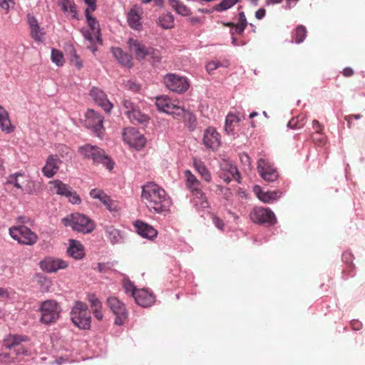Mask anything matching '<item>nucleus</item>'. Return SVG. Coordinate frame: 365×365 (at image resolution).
Returning <instances> with one entry per match:
<instances>
[{"label": "nucleus", "mask_w": 365, "mask_h": 365, "mask_svg": "<svg viewBox=\"0 0 365 365\" xmlns=\"http://www.w3.org/2000/svg\"><path fill=\"white\" fill-rule=\"evenodd\" d=\"M141 199L148 210L153 214L167 215L173 201L166 191L155 182H148L142 187Z\"/></svg>", "instance_id": "obj_1"}, {"label": "nucleus", "mask_w": 365, "mask_h": 365, "mask_svg": "<svg viewBox=\"0 0 365 365\" xmlns=\"http://www.w3.org/2000/svg\"><path fill=\"white\" fill-rule=\"evenodd\" d=\"M155 106L160 112L171 115L173 117L182 116L187 118L190 122L195 120V116L189 110L180 104L179 101L173 99L168 96L156 97Z\"/></svg>", "instance_id": "obj_2"}, {"label": "nucleus", "mask_w": 365, "mask_h": 365, "mask_svg": "<svg viewBox=\"0 0 365 365\" xmlns=\"http://www.w3.org/2000/svg\"><path fill=\"white\" fill-rule=\"evenodd\" d=\"M186 187L192 195V202L195 206L198 208H206L208 207L205 193L202 190V183L197 177L189 170L184 172Z\"/></svg>", "instance_id": "obj_3"}, {"label": "nucleus", "mask_w": 365, "mask_h": 365, "mask_svg": "<svg viewBox=\"0 0 365 365\" xmlns=\"http://www.w3.org/2000/svg\"><path fill=\"white\" fill-rule=\"evenodd\" d=\"M80 153L86 158L92 160L94 164H102L108 170H111L114 166L113 160L106 154L101 148L86 144L79 148Z\"/></svg>", "instance_id": "obj_4"}, {"label": "nucleus", "mask_w": 365, "mask_h": 365, "mask_svg": "<svg viewBox=\"0 0 365 365\" xmlns=\"http://www.w3.org/2000/svg\"><path fill=\"white\" fill-rule=\"evenodd\" d=\"M62 222L66 227H71L74 231L83 234L91 233L95 229V223L87 216L73 213L62 219Z\"/></svg>", "instance_id": "obj_5"}, {"label": "nucleus", "mask_w": 365, "mask_h": 365, "mask_svg": "<svg viewBox=\"0 0 365 365\" xmlns=\"http://www.w3.org/2000/svg\"><path fill=\"white\" fill-rule=\"evenodd\" d=\"M71 318L73 323L81 329H88L91 327V315L86 303L77 301L72 307Z\"/></svg>", "instance_id": "obj_6"}, {"label": "nucleus", "mask_w": 365, "mask_h": 365, "mask_svg": "<svg viewBox=\"0 0 365 365\" xmlns=\"http://www.w3.org/2000/svg\"><path fill=\"white\" fill-rule=\"evenodd\" d=\"M39 311L41 314L40 321L45 324H50L58 319L61 308L55 300L48 299L41 303Z\"/></svg>", "instance_id": "obj_7"}, {"label": "nucleus", "mask_w": 365, "mask_h": 365, "mask_svg": "<svg viewBox=\"0 0 365 365\" xmlns=\"http://www.w3.org/2000/svg\"><path fill=\"white\" fill-rule=\"evenodd\" d=\"M12 239L25 245H33L38 240L37 235L24 225L14 226L9 230Z\"/></svg>", "instance_id": "obj_8"}, {"label": "nucleus", "mask_w": 365, "mask_h": 365, "mask_svg": "<svg viewBox=\"0 0 365 365\" xmlns=\"http://www.w3.org/2000/svg\"><path fill=\"white\" fill-rule=\"evenodd\" d=\"M106 304L111 312L116 316L115 324L118 326L123 324L128 317L124 303L115 297H109L107 299Z\"/></svg>", "instance_id": "obj_9"}, {"label": "nucleus", "mask_w": 365, "mask_h": 365, "mask_svg": "<svg viewBox=\"0 0 365 365\" xmlns=\"http://www.w3.org/2000/svg\"><path fill=\"white\" fill-rule=\"evenodd\" d=\"M250 217L253 222L259 224L272 225L277 221L274 213L270 209L262 207L254 208L250 212Z\"/></svg>", "instance_id": "obj_10"}, {"label": "nucleus", "mask_w": 365, "mask_h": 365, "mask_svg": "<svg viewBox=\"0 0 365 365\" xmlns=\"http://www.w3.org/2000/svg\"><path fill=\"white\" fill-rule=\"evenodd\" d=\"M28 337L21 335H9L4 339V345L9 349H14L16 355H29L28 349L22 344Z\"/></svg>", "instance_id": "obj_11"}, {"label": "nucleus", "mask_w": 365, "mask_h": 365, "mask_svg": "<svg viewBox=\"0 0 365 365\" xmlns=\"http://www.w3.org/2000/svg\"><path fill=\"white\" fill-rule=\"evenodd\" d=\"M164 83L169 90L176 93L185 92L189 88V82L187 78L173 73L165 76Z\"/></svg>", "instance_id": "obj_12"}, {"label": "nucleus", "mask_w": 365, "mask_h": 365, "mask_svg": "<svg viewBox=\"0 0 365 365\" xmlns=\"http://www.w3.org/2000/svg\"><path fill=\"white\" fill-rule=\"evenodd\" d=\"M123 107L125 109V114L133 123L143 124L148 122L149 116L136 108L130 100L124 99Z\"/></svg>", "instance_id": "obj_13"}, {"label": "nucleus", "mask_w": 365, "mask_h": 365, "mask_svg": "<svg viewBox=\"0 0 365 365\" xmlns=\"http://www.w3.org/2000/svg\"><path fill=\"white\" fill-rule=\"evenodd\" d=\"M123 138L125 143L136 150H140L145 146L146 143L143 135L134 128H125L123 132Z\"/></svg>", "instance_id": "obj_14"}, {"label": "nucleus", "mask_w": 365, "mask_h": 365, "mask_svg": "<svg viewBox=\"0 0 365 365\" xmlns=\"http://www.w3.org/2000/svg\"><path fill=\"white\" fill-rule=\"evenodd\" d=\"M86 125L92 129L94 133L99 138H102L104 130L103 117L95 110L90 109L86 113Z\"/></svg>", "instance_id": "obj_15"}, {"label": "nucleus", "mask_w": 365, "mask_h": 365, "mask_svg": "<svg viewBox=\"0 0 365 365\" xmlns=\"http://www.w3.org/2000/svg\"><path fill=\"white\" fill-rule=\"evenodd\" d=\"M257 170L260 176L266 181L274 182L278 178V173L268 160L260 158L257 162Z\"/></svg>", "instance_id": "obj_16"}, {"label": "nucleus", "mask_w": 365, "mask_h": 365, "mask_svg": "<svg viewBox=\"0 0 365 365\" xmlns=\"http://www.w3.org/2000/svg\"><path fill=\"white\" fill-rule=\"evenodd\" d=\"M203 144L212 150H217L221 144L220 135L215 128H207L203 135Z\"/></svg>", "instance_id": "obj_17"}, {"label": "nucleus", "mask_w": 365, "mask_h": 365, "mask_svg": "<svg viewBox=\"0 0 365 365\" xmlns=\"http://www.w3.org/2000/svg\"><path fill=\"white\" fill-rule=\"evenodd\" d=\"M89 95L95 103L101 106L106 112H110L113 106L109 101L107 95L103 91L95 87L90 91Z\"/></svg>", "instance_id": "obj_18"}, {"label": "nucleus", "mask_w": 365, "mask_h": 365, "mask_svg": "<svg viewBox=\"0 0 365 365\" xmlns=\"http://www.w3.org/2000/svg\"><path fill=\"white\" fill-rule=\"evenodd\" d=\"M40 265L43 270L52 273L67 268L68 263L60 258L48 257L41 261Z\"/></svg>", "instance_id": "obj_19"}, {"label": "nucleus", "mask_w": 365, "mask_h": 365, "mask_svg": "<svg viewBox=\"0 0 365 365\" xmlns=\"http://www.w3.org/2000/svg\"><path fill=\"white\" fill-rule=\"evenodd\" d=\"M61 163L62 161L57 155H49L45 165L42 168V173L45 177L51 178L57 173Z\"/></svg>", "instance_id": "obj_20"}, {"label": "nucleus", "mask_w": 365, "mask_h": 365, "mask_svg": "<svg viewBox=\"0 0 365 365\" xmlns=\"http://www.w3.org/2000/svg\"><path fill=\"white\" fill-rule=\"evenodd\" d=\"M133 298L138 305L143 307H150L155 302V297L147 289H138L133 293Z\"/></svg>", "instance_id": "obj_21"}, {"label": "nucleus", "mask_w": 365, "mask_h": 365, "mask_svg": "<svg viewBox=\"0 0 365 365\" xmlns=\"http://www.w3.org/2000/svg\"><path fill=\"white\" fill-rule=\"evenodd\" d=\"M27 22L29 26L31 37L35 41L42 42L44 39L45 33L43 29L41 28L37 19L31 14H28Z\"/></svg>", "instance_id": "obj_22"}, {"label": "nucleus", "mask_w": 365, "mask_h": 365, "mask_svg": "<svg viewBox=\"0 0 365 365\" xmlns=\"http://www.w3.org/2000/svg\"><path fill=\"white\" fill-rule=\"evenodd\" d=\"M137 233L143 238L153 240L157 237V230L148 223L140 220L135 221L134 224Z\"/></svg>", "instance_id": "obj_23"}, {"label": "nucleus", "mask_w": 365, "mask_h": 365, "mask_svg": "<svg viewBox=\"0 0 365 365\" xmlns=\"http://www.w3.org/2000/svg\"><path fill=\"white\" fill-rule=\"evenodd\" d=\"M128 47L133 52L138 60H143L147 57L148 53V47L140 41L134 38H129L128 41Z\"/></svg>", "instance_id": "obj_24"}, {"label": "nucleus", "mask_w": 365, "mask_h": 365, "mask_svg": "<svg viewBox=\"0 0 365 365\" xmlns=\"http://www.w3.org/2000/svg\"><path fill=\"white\" fill-rule=\"evenodd\" d=\"M66 252L69 257L77 260L83 259L85 256L84 247L81 242L73 239L68 240Z\"/></svg>", "instance_id": "obj_25"}, {"label": "nucleus", "mask_w": 365, "mask_h": 365, "mask_svg": "<svg viewBox=\"0 0 365 365\" xmlns=\"http://www.w3.org/2000/svg\"><path fill=\"white\" fill-rule=\"evenodd\" d=\"M253 189L258 199L264 203H272L282 195L279 191H264L259 185H255Z\"/></svg>", "instance_id": "obj_26"}, {"label": "nucleus", "mask_w": 365, "mask_h": 365, "mask_svg": "<svg viewBox=\"0 0 365 365\" xmlns=\"http://www.w3.org/2000/svg\"><path fill=\"white\" fill-rule=\"evenodd\" d=\"M142 14V9L137 6H134L128 13V23L133 29L140 30L141 29L140 20Z\"/></svg>", "instance_id": "obj_27"}, {"label": "nucleus", "mask_w": 365, "mask_h": 365, "mask_svg": "<svg viewBox=\"0 0 365 365\" xmlns=\"http://www.w3.org/2000/svg\"><path fill=\"white\" fill-rule=\"evenodd\" d=\"M193 167L200 175L201 178L207 182H210L212 180L211 173L205 165V163L197 158H194L192 160Z\"/></svg>", "instance_id": "obj_28"}, {"label": "nucleus", "mask_w": 365, "mask_h": 365, "mask_svg": "<svg viewBox=\"0 0 365 365\" xmlns=\"http://www.w3.org/2000/svg\"><path fill=\"white\" fill-rule=\"evenodd\" d=\"M0 128L6 133H11L14 130V126L11 124L8 111L0 105Z\"/></svg>", "instance_id": "obj_29"}, {"label": "nucleus", "mask_w": 365, "mask_h": 365, "mask_svg": "<svg viewBox=\"0 0 365 365\" xmlns=\"http://www.w3.org/2000/svg\"><path fill=\"white\" fill-rule=\"evenodd\" d=\"M111 51L113 56L119 63L128 68H131L133 66L131 56L127 53L124 52L121 48H112Z\"/></svg>", "instance_id": "obj_30"}, {"label": "nucleus", "mask_w": 365, "mask_h": 365, "mask_svg": "<svg viewBox=\"0 0 365 365\" xmlns=\"http://www.w3.org/2000/svg\"><path fill=\"white\" fill-rule=\"evenodd\" d=\"M49 190L53 194L66 196L71 187L59 180H53L48 182Z\"/></svg>", "instance_id": "obj_31"}, {"label": "nucleus", "mask_w": 365, "mask_h": 365, "mask_svg": "<svg viewBox=\"0 0 365 365\" xmlns=\"http://www.w3.org/2000/svg\"><path fill=\"white\" fill-rule=\"evenodd\" d=\"M221 173H228L234 178L236 180L239 181L240 173L237 168L229 160H222L220 162Z\"/></svg>", "instance_id": "obj_32"}, {"label": "nucleus", "mask_w": 365, "mask_h": 365, "mask_svg": "<svg viewBox=\"0 0 365 365\" xmlns=\"http://www.w3.org/2000/svg\"><path fill=\"white\" fill-rule=\"evenodd\" d=\"M28 181V178L21 173L10 175L7 179V183L14 185L16 188L23 190V185Z\"/></svg>", "instance_id": "obj_33"}, {"label": "nucleus", "mask_w": 365, "mask_h": 365, "mask_svg": "<svg viewBox=\"0 0 365 365\" xmlns=\"http://www.w3.org/2000/svg\"><path fill=\"white\" fill-rule=\"evenodd\" d=\"M105 232L107 237L113 245L119 244L123 240V236L120 230L114 227L109 225L105 227Z\"/></svg>", "instance_id": "obj_34"}, {"label": "nucleus", "mask_w": 365, "mask_h": 365, "mask_svg": "<svg viewBox=\"0 0 365 365\" xmlns=\"http://www.w3.org/2000/svg\"><path fill=\"white\" fill-rule=\"evenodd\" d=\"M241 120V118L235 113H228L225 118V130L227 134H232L234 132V123Z\"/></svg>", "instance_id": "obj_35"}, {"label": "nucleus", "mask_w": 365, "mask_h": 365, "mask_svg": "<svg viewBox=\"0 0 365 365\" xmlns=\"http://www.w3.org/2000/svg\"><path fill=\"white\" fill-rule=\"evenodd\" d=\"M92 12L89 9H86L85 14L87 20L88 29L93 32L94 35L100 36V26L96 19L91 15Z\"/></svg>", "instance_id": "obj_36"}, {"label": "nucleus", "mask_w": 365, "mask_h": 365, "mask_svg": "<svg viewBox=\"0 0 365 365\" xmlns=\"http://www.w3.org/2000/svg\"><path fill=\"white\" fill-rule=\"evenodd\" d=\"M158 24L164 29H169L174 26V17L170 14H162L158 21Z\"/></svg>", "instance_id": "obj_37"}, {"label": "nucleus", "mask_w": 365, "mask_h": 365, "mask_svg": "<svg viewBox=\"0 0 365 365\" xmlns=\"http://www.w3.org/2000/svg\"><path fill=\"white\" fill-rule=\"evenodd\" d=\"M169 2L178 14L182 16H188L190 14V9L179 0H169Z\"/></svg>", "instance_id": "obj_38"}, {"label": "nucleus", "mask_w": 365, "mask_h": 365, "mask_svg": "<svg viewBox=\"0 0 365 365\" xmlns=\"http://www.w3.org/2000/svg\"><path fill=\"white\" fill-rule=\"evenodd\" d=\"M61 9L64 13L71 14L73 17L76 16V10L72 0H62Z\"/></svg>", "instance_id": "obj_39"}, {"label": "nucleus", "mask_w": 365, "mask_h": 365, "mask_svg": "<svg viewBox=\"0 0 365 365\" xmlns=\"http://www.w3.org/2000/svg\"><path fill=\"white\" fill-rule=\"evenodd\" d=\"M51 58L57 66H63L65 63L62 52L56 48H52Z\"/></svg>", "instance_id": "obj_40"}, {"label": "nucleus", "mask_w": 365, "mask_h": 365, "mask_svg": "<svg viewBox=\"0 0 365 365\" xmlns=\"http://www.w3.org/2000/svg\"><path fill=\"white\" fill-rule=\"evenodd\" d=\"M240 0H223L220 4L215 5L213 10L217 11H224L238 3Z\"/></svg>", "instance_id": "obj_41"}, {"label": "nucleus", "mask_w": 365, "mask_h": 365, "mask_svg": "<svg viewBox=\"0 0 365 365\" xmlns=\"http://www.w3.org/2000/svg\"><path fill=\"white\" fill-rule=\"evenodd\" d=\"M90 196L93 199L98 200L102 204L103 202H106V200H107L108 197H109V196L103 190L98 188L92 189L90 191Z\"/></svg>", "instance_id": "obj_42"}, {"label": "nucleus", "mask_w": 365, "mask_h": 365, "mask_svg": "<svg viewBox=\"0 0 365 365\" xmlns=\"http://www.w3.org/2000/svg\"><path fill=\"white\" fill-rule=\"evenodd\" d=\"M81 31L84 38L91 44L95 43L96 41H100V36L94 35L93 32L88 28H83Z\"/></svg>", "instance_id": "obj_43"}, {"label": "nucleus", "mask_w": 365, "mask_h": 365, "mask_svg": "<svg viewBox=\"0 0 365 365\" xmlns=\"http://www.w3.org/2000/svg\"><path fill=\"white\" fill-rule=\"evenodd\" d=\"M247 25V19L244 12L239 14V22L236 26V31L237 33H242Z\"/></svg>", "instance_id": "obj_44"}, {"label": "nucleus", "mask_w": 365, "mask_h": 365, "mask_svg": "<svg viewBox=\"0 0 365 365\" xmlns=\"http://www.w3.org/2000/svg\"><path fill=\"white\" fill-rule=\"evenodd\" d=\"M306 33H307V31H306V29L304 26H297V28L296 29V32H295V36H296L295 42L297 43H302L306 37Z\"/></svg>", "instance_id": "obj_45"}, {"label": "nucleus", "mask_w": 365, "mask_h": 365, "mask_svg": "<svg viewBox=\"0 0 365 365\" xmlns=\"http://www.w3.org/2000/svg\"><path fill=\"white\" fill-rule=\"evenodd\" d=\"M88 301L91 304L92 309H102V304L99 299L93 294H88L87 296Z\"/></svg>", "instance_id": "obj_46"}, {"label": "nucleus", "mask_w": 365, "mask_h": 365, "mask_svg": "<svg viewBox=\"0 0 365 365\" xmlns=\"http://www.w3.org/2000/svg\"><path fill=\"white\" fill-rule=\"evenodd\" d=\"M123 287L126 293H130L131 296L133 297V293L136 292L138 289L135 288L134 284L128 279H124L123 281Z\"/></svg>", "instance_id": "obj_47"}, {"label": "nucleus", "mask_w": 365, "mask_h": 365, "mask_svg": "<svg viewBox=\"0 0 365 365\" xmlns=\"http://www.w3.org/2000/svg\"><path fill=\"white\" fill-rule=\"evenodd\" d=\"M106 202H103V204L110 212H117L119 210L118 203L113 200L110 197H108V200H106Z\"/></svg>", "instance_id": "obj_48"}, {"label": "nucleus", "mask_w": 365, "mask_h": 365, "mask_svg": "<svg viewBox=\"0 0 365 365\" xmlns=\"http://www.w3.org/2000/svg\"><path fill=\"white\" fill-rule=\"evenodd\" d=\"M65 197H66L69 202L72 204H79L81 201L79 195L76 193V192L73 191L71 188L69 190Z\"/></svg>", "instance_id": "obj_49"}, {"label": "nucleus", "mask_w": 365, "mask_h": 365, "mask_svg": "<svg viewBox=\"0 0 365 365\" xmlns=\"http://www.w3.org/2000/svg\"><path fill=\"white\" fill-rule=\"evenodd\" d=\"M222 66V64L218 61H212L207 63L206 70L210 73L219 67Z\"/></svg>", "instance_id": "obj_50"}, {"label": "nucleus", "mask_w": 365, "mask_h": 365, "mask_svg": "<svg viewBox=\"0 0 365 365\" xmlns=\"http://www.w3.org/2000/svg\"><path fill=\"white\" fill-rule=\"evenodd\" d=\"M148 51L149 53H148L147 57L152 58L154 62H158L160 61V54L158 50L149 47Z\"/></svg>", "instance_id": "obj_51"}, {"label": "nucleus", "mask_w": 365, "mask_h": 365, "mask_svg": "<svg viewBox=\"0 0 365 365\" xmlns=\"http://www.w3.org/2000/svg\"><path fill=\"white\" fill-rule=\"evenodd\" d=\"M217 190L220 192L221 195H222L225 199L228 200L232 196V192L228 187H222L221 185H217Z\"/></svg>", "instance_id": "obj_52"}, {"label": "nucleus", "mask_w": 365, "mask_h": 365, "mask_svg": "<svg viewBox=\"0 0 365 365\" xmlns=\"http://www.w3.org/2000/svg\"><path fill=\"white\" fill-rule=\"evenodd\" d=\"M71 63L76 66L78 69H81L83 66V63L79 56L74 53V54L71 58Z\"/></svg>", "instance_id": "obj_53"}, {"label": "nucleus", "mask_w": 365, "mask_h": 365, "mask_svg": "<svg viewBox=\"0 0 365 365\" xmlns=\"http://www.w3.org/2000/svg\"><path fill=\"white\" fill-rule=\"evenodd\" d=\"M125 87L133 92H137L140 90V85L131 80L127 81Z\"/></svg>", "instance_id": "obj_54"}, {"label": "nucleus", "mask_w": 365, "mask_h": 365, "mask_svg": "<svg viewBox=\"0 0 365 365\" xmlns=\"http://www.w3.org/2000/svg\"><path fill=\"white\" fill-rule=\"evenodd\" d=\"M14 5V0H0V6L1 9L8 11Z\"/></svg>", "instance_id": "obj_55"}, {"label": "nucleus", "mask_w": 365, "mask_h": 365, "mask_svg": "<svg viewBox=\"0 0 365 365\" xmlns=\"http://www.w3.org/2000/svg\"><path fill=\"white\" fill-rule=\"evenodd\" d=\"M11 292H9L8 289L0 287V299L5 300L11 298Z\"/></svg>", "instance_id": "obj_56"}, {"label": "nucleus", "mask_w": 365, "mask_h": 365, "mask_svg": "<svg viewBox=\"0 0 365 365\" xmlns=\"http://www.w3.org/2000/svg\"><path fill=\"white\" fill-rule=\"evenodd\" d=\"M212 222L219 230H222L224 228V222L220 218L216 216L212 217Z\"/></svg>", "instance_id": "obj_57"}, {"label": "nucleus", "mask_w": 365, "mask_h": 365, "mask_svg": "<svg viewBox=\"0 0 365 365\" xmlns=\"http://www.w3.org/2000/svg\"><path fill=\"white\" fill-rule=\"evenodd\" d=\"M86 4L88 6L86 9H89L91 11H94L96 9V0H83Z\"/></svg>", "instance_id": "obj_58"}, {"label": "nucleus", "mask_w": 365, "mask_h": 365, "mask_svg": "<svg viewBox=\"0 0 365 365\" xmlns=\"http://www.w3.org/2000/svg\"><path fill=\"white\" fill-rule=\"evenodd\" d=\"M101 309H95L93 310V314L94 317L99 321L102 320L103 318V314Z\"/></svg>", "instance_id": "obj_59"}, {"label": "nucleus", "mask_w": 365, "mask_h": 365, "mask_svg": "<svg viewBox=\"0 0 365 365\" xmlns=\"http://www.w3.org/2000/svg\"><path fill=\"white\" fill-rule=\"evenodd\" d=\"M10 359V354H8V353H2V354H0V361L3 363H10L11 361L9 360Z\"/></svg>", "instance_id": "obj_60"}, {"label": "nucleus", "mask_w": 365, "mask_h": 365, "mask_svg": "<svg viewBox=\"0 0 365 365\" xmlns=\"http://www.w3.org/2000/svg\"><path fill=\"white\" fill-rule=\"evenodd\" d=\"M265 16V9L261 8L255 12V17L257 19H262Z\"/></svg>", "instance_id": "obj_61"}, {"label": "nucleus", "mask_w": 365, "mask_h": 365, "mask_svg": "<svg viewBox=\"0 0 365 365\" xmlns=\"http://www.w3.org/2000/svg\"><path fill=\"white\" fill-rule=\"evenodd\" d=\"M220 178H222L225 182L229 183L234 178L228 173H220Z\"/></svg>", "instance_id": "obj_62"}, {"label": "nucleus", "mask_w": 365, "mask_h": 365, "mask_svg": "<svg viewBox=\"0 0 365 365\" xmlns=\"http://www.w3.org/2000/svg\"><path fill=\"white\" fill-rule=\"evenodd\" d=\"M354 73V71L352 70V68H349V67H347V68H345L343 71V74L344 76H352Z\"/></svg>", "instance_id": "obj_63"}, {"label": "nucleus", "mask_w": 365, "mask_h": 365, "mask_svg": "<svg viewBox=\"0 0 365 365\" xmlns=\"http://www.w3.org/2000/svg\"><path fill=\"white\" fill-rule=\"evenodd\" d=\"M189 21L192 24H200L201 23V20L199 17L197 16H192L189 19Z\"/></svg>", "instance_id": "obj_64"}]
</instances>
